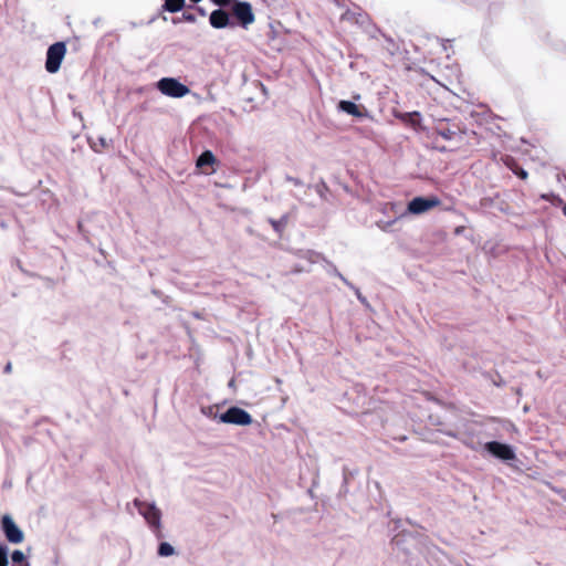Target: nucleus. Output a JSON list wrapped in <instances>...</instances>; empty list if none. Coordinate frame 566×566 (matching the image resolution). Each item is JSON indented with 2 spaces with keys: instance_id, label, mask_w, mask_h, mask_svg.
<instances>
[{
  "instance_id": "nucleus-10",
  "label": "nucleus",
  "mask_w": 566,
  "mask_h": 566,
  "mask_svg": "<svg viewBox=\"0 0 566 566\" xmlns=\"http://www.w3.org/2000/svg\"><path fill=\"white\" fill-rule=\"evenodd\" d=\"M210 24L216 29H223L229 25V15L223 10H214L209 18Z\"/></svg>"
},
{
  "instance_id": "nucleus-3",
  "label": "nucleus",
  "mask_w": 566,
  "mask_h": 566,
  "mask_svg": "<svg viewBox=\"0 0 566 566\" xmlns=\"http://www.w3.org/2000/svg\"><path fill=\"white\" fill-rule=\"evenodd\" d=\"M66 54V46L62 42L54 43L46 52L45 69L50 73H56Z\"/></svg>"
},
{
  "instance_id": "nucleus-12",
  "label": "nucleus",
  "mask_w": 566,
  "mask_h": 566,
  "mask_svg": "<svg viewBox=\"0 0 566 566\" xmlns=\"http://www.w3.org/2000/svg\"><path fill=\"white\" fill-rule=\"evenodd\" d=\"M185 0H165L164 9L168 12H178L182 9Z\"/></svg>"
},
{
  "instance_id": "nucleus-13",
  "label": "nucleus",
  "mask_w": 566,
  "mask_h": 566,
  "mask_svg": "<svg viewBox=\"0 0 566 566\" xmlns=\"http://www.w3.org/2000/svg\"><path fill=\"white\" fill-rule=\"evenodd\" d=\"M269 222L277 233H281L287 224V217L283 214L279 220L269 219Z\"/></svg>"
},
{
  "instance_id": "nucleus-15",
  "label": "nucleus",
  "mask_w": 566,
  "mask_h": 566,
  "mask_svg": "<svg viewBox=\"0 0 566 566\" xmlns=\"http://www.w3.org/2000/svg\"><path fill=\"white\" fill-rule=\"evenodd\" d=\"M8 554H9V551H8L7 545L0 543V566H8V564H9Z\"/></svg>"
},
{
  "instance_id": "nucleus-9",
  "label": "nucleus",
  "mask_w": 566,
  "mask_h": 566,
  "mask_svg": "<svg viewBox=\"0 0 566 566\" xmlns=\"http://www.w3.org/2000/svg\"><path fill=\"white\" fill-rule=\"evenodd\" d=\"M233 13L244 27L254 21V14L251 6L247 2H235L233 6Z\"/></svg>"
},
{
  "instance_id": "nucleus-16",
  "label": "nucleus",
  "mask_w": 566,
  "mask_h": 566,
  "mask_svg": "<svg viewBox=\"0 0 566 566\" xmlns=\"http://www.w3.org/2000/svg\"><path fill=\"white\" fill-rule=\"evenodd\" d=\"M398 220H399V218H394L386 222L379 221V222H377V224L381 230L388 231V230H390L391 226H394Z\"/></svg>"
},
{
  "instance_id": "nucleus-18",
  "label": "nucleus",
  "mask_w": 566,
  "mask_h": 566,
  "mask_svg": "<svg viewBox=\"0 0 566 566\" xmlns=\"http://www.w3.org/2000/svg\"><path fill=\"white\" fill-rule=\"evenodd\" d=\"M11 558L14 563L17 564H21L25 560V556L23 554V552L21 551H14L12 554H11Z\"/></svg>"
},
{
  "instance_id": "nucleus-5",
  "label": "nucleus",
  "mask_w": 566,
  "mask_h": 566,
  "mask_svg": "<svg viewBox=\"0 0 566 566\" xmlns=\"http://www.w3.org/2000/svg\"><path fill=\"white\" fill-rule=\"evenodd\" d=\"M219 160L212 151H203L196 160V171L199 175L211 176L217 172Z\"/></svg>"
},
{
  "instance_id": "nucleus-11",
  "label": "nucleus",
  "mask_w": 566,
  "mask_h": 566,
  "mask_svg": "<svg viewBox=\"0 0 566 566\" xmlns=\"http://www.w3.org/2000/svg\"><path fill=\"white\" fill-rule=\"evenodd\" d=\"M339 108L349 115H353L356 117L363 116V112L360 111V107L353 102L342 101L339 103Z\"/></svg>"
},
{
  "instance_id": "nucleus-14",
  "label": "nucleus",
  "mask_w": 566,
  "mask_h": 566,
  "mask_svg": "<svg viewBox=\"0 0 566 566\" xmlns=\"http://www.w3.org/2000/svg\"><path fill=\"white\" fill-rule=\"evenodd\" d=\"M174 547L169 544V543H166V542H163L160 543L159 547H158V554L160 556H170L174 554Z\"/></svg>"
},
{
  "instance_id": "nucleus-6",
  "label": "nucleus",
  "mask_w": 566,
  "mask_h": 566,
  "mask_svg": "<svg viewBox=\"0 0 566 566\" xmlns=\"http://www.w3.org/2000/svg\"><path fill=\"white\" fill-rule=\"evenodd\" d=\"M220 420L224 423H232L238 426H249L253 421L251 415L239 407H230L220 416Z\"/></svg>"
},
{
  "instance_id": "nucleus-20",
  "label": "nucleus",
  "mask_w": 566,
  "mask_h": 566,
  "mask_svg": "<svg viewBox=\"0 0 566 566\" xmlns=\"http://www.w3.org/2000/svg\"><path fill=\"white\" fill-rule=\"evenodd\" d=\"M11 368H12L11 363H8V364L6 365V367H4V373H10V371H11Z\"/></svg>"
},
{
  "instance_id": "nucleus-17",
  "label": "nucleus",
  "mask_w": 566,
  "mask_h": 566,
  "mask_svg": "<svg viewBox=\"0 0 566 566\" xmlns=\"http://www.w3.org/2000/svg\"><path fill=\"white\" fill-rule=\"evenodd\" d=\"M302 258L307 259L310 262L315 263L319 260L321 255L314 251H306Z\"/></svg>"
},
{
  "instance_id": "nucleus-19",
  "label": "nucleus",
  "mask_w": 566,
  "mask_h": 566,
  "mask_svg": "<svg viewBox=\"0 0 566 566\" xmlns=\"http://www.w3.org/2000/svg\"><path fill=\"white\" fill-rule=\"evenodd\" d=\"M217 6H226L230 3L231 0H211Z\"/></svg>"
},
{
  "instance_id": "nucleus-8",
  "label": "nucleus",
  "mask_w": 566,
  "mask_h": 566,
  "mask_svg": "<svg viewBox=\"0 0 566 566\" xmlns=\"http://www.w3.org/2000/svg\"><path fill=\"white\" fill-rule=\"evenodd\" d=\"M485 449L494 457L504 461H510L515 458V453L510 446L497 441L488 442Z\"/></svg>"
},
{
  "instance_id": "nucleus-1",
  "label": "nucleus",
  "mask_w": 566,
  "mask_h": 566,
  "mask_svg": "<svg viewBox=\"0 0 566 566\" xmlns=\"http://www.w3.org/2000/svg\"><path fill=\"white\" fill-rule=\"evenodd\" d=\"M134 504L137 507L139 514L143 515L144 518L146 520V522L149 524V526L154 528L156 536L158 538H160L163 536L161 530H160L161 528V524H160L161 512H160V510L157 509L156 505L153 503L140 501L137 499L134 501Z\"/></svg>"
},
{
  "instance_id": "nucleus-2",
  "label": "nucleus",
  "mask_w": 566,
  "mask_h": 566,
  "mask_svg": "<svg viewBox=\"0 0 566 566\" xmlns=\"http://www.w3.org/2000/svg\"><path fill=\"white\" fill-rule=\"evenodd\" d=\"M156 88L165 96L182 98L190 93V88L176 77H163L156 83Z\"/></svg>"
},
{
  "instance_id": "nucleus-4",
  "label": "nucleus",
  "mask_w": 566,
  "mask_h": 566,
  "mask_svg": "<svg viewBox=\"0 0 566 566\" xmlns=\"http://www.w3.org/2000/svg\"><path fill=\"white\" fill-rule=\"evenodd\" d=\"M0 528L7 541L11 544H20L24 539L23 532L14 523L9 514H4L0 521Z\"/></svg>"
},
{
  "instance_id": "nucleus-7",
  "label": "nucleus",
  "mask_w": 566,
  "mask_h": 566,
  "mask_svg": "<svg viewBox=\"0 0 566 566\" xmlns=\"http://www.w3.org/2000/svg\"><path fill=\"white\" fill-rule=\"evenodd\" d=\"M440 201L436 197H418L410 201L409 212H423L427 210L440 209Z\"/></svg>"
}]
</instances>
